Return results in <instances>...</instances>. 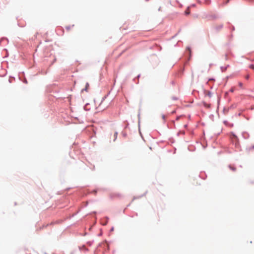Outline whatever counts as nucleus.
<instances>
[{
    "label": "nucleus",
    "instance_id": "f257e3e1",
    "mask_svg": "<svg viewBox=\"0 0 254 254\" xmlns=\"http://www.w3.org/2000/svg\"><path fill=\"white\" fill-rule=\"evenodd\" d=\"M89 87V84L88 83H86V87H85V91H87V88L88 87Z\"/></svg>",
    "mask_w": 254,
    "mask_h": 254
},
{
    "label": "nucleus",
    "instance_id": "f03ea898",
    "mask_svg": "<svg viewBox=\"0 0 254 254\" xmlns=\"http://www.w3.org/2000/svg\"><path fill=\"white\" fill-rule=\"evenodd\" d=\"M190 11L189 9H188L186 11L185 13L186 14H189L190 13Z\"/></svg>",
    "mask_w": 254,
    "mask_h": 254
},
{
    "label": "nucleus",
    "instance_id": "7ed1b4c3",
    "mask_svg": "<svg viewBox=\"0 0 254 254\" xmlns=\"http://www.w3.org/2000/svg\"><path fill=\"white\" fill-rule=\"evenodd\" d=\"M250 68H252V69H254V64H251L250 66H249Z\"/></svg>",
    "mask_w": 254,
    "mask_h": 254
},
{
    "label": "nucleus",
    "instance_id": "20e7f679",
    "mask_svg": "<svg viewBox=\"0 0 254 254\" xmlns=\"http://www.w3.org/2000/svg\"><path fill=\"white\" fill-rule=\"evenodd\" d=\"M230 169H231V170H232L233 171H235V170H236V168H234V167H232V166H230Z\"/></svg>",
    "mask_w": 254,
    "mask_h": 254
},
{
    "label": "nucleus",
    "instance_id": "39448f33",
    "mask_svg": "<svg viewBox=\"0 0 254 254\" xmlns=\"http://www.w3.org/2000/svg\"><path fill=\"white\" fill-rule=\"evenodd\" d=\"M204 105L205 106H206L207 107H210V104H207L206 103H204Z\"/></svg>",
    "mask_w": 254,
    "mask_h": 254
},
{
    "label": "nucleus",
    "instance_id": "423d86ee",
    "mask_svg": "<svg viewBox=\"0 0 254 254\" xmlns=\"http://www.w3.org/2000/svg\"><path fill=\"white\" fill-rule=\"evenodd\" d=\"M239 84L240 87H242L243 84L242 83L240 82Z\"/></svg>",
    "mask_w": 254,
    "mask_h": 254
},
{
    "label": "nucleus",
    "instance_id": "0eeeda50",
    "mask_svg": "<svg viewBox=\"0 0 254 254\" xmlns=\"http://www.w3.org/2000/svg\"><path fill=\"white\" fill-rule=\"evenodd\" d=\"M117 134L118 133L117 132L115 133L114 136L116 137V138L117 137Z\"/></svg>",
    "mask_w": 254,
    "mask_h": 254
},
{
    "label": "nucleus",
    "instance_id": "6e6552de",
    "mask_svg": "<svg viewBox=\"0 0 254 254\" xmlns=\"http://www.w3.org/2000/svg\"><path fill=\"white\" fill-rule=\"evenodd\" d=\"M249 75H247V76H246V78H247V79H248V78H249Z\"/></svg>",
    "mask_w": 254,
    "mask_h": 254
},
{
    "label": "nucleus",
    "instance_id": "1a4fd4ad",
    "mask_svg": "<svg viewBox=\"0 0 254 254\" xmlns=\"http://www.w3.org/2000/svg\"><path fill=\"white\" fill-rule=\"evenodd\" d=\"M162 118H163V119H165V116H164V115H163V116H162Z\"/></svg>",
    "mask_w": 254,
    "mask_h": 254
},
{
    "label": "nucleus",
    "instance_id": "9d476101",
    "mask_svg": "<svg viewBox=\"0 0 254 254\" xmlns=\"http://www.w3.org/2000/svg\"><path fill=\"white\" fill-rule=\"evenodd\" d=\"M250 1L254 2V0H250Z\"/></svg>",
    "mask_w": 254,
    "mask_h": 254
},
{
    "label": "nucleus",
    "instance_id": "9b49d317",
    "mask_svg": "<svg viewBox=\"0 0 254 254\" xmlns=\"http://www.w3.org/2000/svg\"><path fill=\"white\" fill-rule=\"evenodd\" d=\"M231 92H233V89H232L231 90Z\"/></svg>",
    "mask_w": 254,
    "mask_h": 254
}]
</instances>
